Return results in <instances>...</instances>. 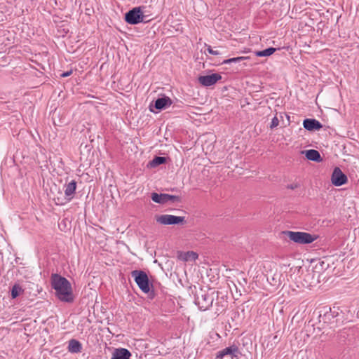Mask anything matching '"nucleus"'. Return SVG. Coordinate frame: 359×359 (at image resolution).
<instances>
[{
	"label": "nucleus",
	"instance_id": "f257e3e1",
	"mask_svg": "<svg viewBox=\"0 0 359 359\" xmlns=\"http://www.w3.org/2000/svg\"><path fill=\"white\" fill-rule=\"evenodd\" d=\"M51 286L55 290L56 297L62 302L71 303L74 297L70 282L57 273H53L50 277Z\"/></svg>",
	"mask_w": 359,
	"mask_h": 359
},
{
	"label": "nucleus",
	"instance_id": "f03ea898",
	"mask_svg": "<svg viewBox=\"0 0 359 359\" xmlns=\"http://www.w3.org/2000/svg\"><path fill=\"white\" fill-rule=\"evenodd\" d=\"M131 276L134 278L135 282L137 283L140 289L144 293L149 294V297L153 299L155 297L154 290H151V287H153L150 283L149 277L146 272L142 270H134L131 271Z\"/></svg>",
	"mask_w": 359,
	"mask_h": 359
},
{
	"label": "nucleus",
	"instance_id": "7ed1b4c3",
	"mask_svg": "<svg viewBox=\"0 0 359 359\" xmlns=\"http://www.w3.org/2000/svg\"><path fill=\"white\" fill-rule=\"evenodd\" d=\"M290 240L298 244H309L315 241L318 236L307 232L301 231H283Z\"/></svg>",
	"mask_w": 359,
	"mask_h": 359
},
{
	"label": "nucleus",
	"instance_id": "20e7f679",
	"mask_svg": "<svg viewBox=\"0 0 359 359\" xmlns=\"http://www.w3.org/2000/svg\"><path fill=\"white\" fill-rule=\"evenodd\" d=\"M214 295L215 292L208 293L205 291H201V292L196 294L195 304L198 305L200 310L206 311L212 306Z\"/></svg>",
	"mask_w": 359,
	"mask_h": 359
},
{
	"label": "nucleus",
	"instance_id": "39448f33",
	"mask_svg": "<svg viewBox=\"0 0 359 359\" xmlns=\"http://www.w3.org/2000/svg\"><path fill=\"white\" fill-rule=\"evenodd\" d=\"M65 196L54 198L55 204L57 205H63L72 201L76 191V182L72 180L69 183L65 184Z\"/></svg>",
	"mask_w": 359,
	"mask_h": 359
},
{
	"label": "nucleus",
	"instance_id": "423d86ee",
	"mask_svg": "<svg viewBox=\"0 0 359 359\" xmlns=\"http://www.w3.org/2000/svg\"><path fill=\"white\" fill-rule=\"evenodd\" d=\"M125 20L130 25H137L144 22V15L142 7H135L125 14Z\"/></svg>",
	"mask_w": 359,
	"mask_h": 359
},
{
	"label": "nucleus",
	"instance_id": "0eeeda50",
	"mask_svg": "<svg viewBox=\"0 0 359 359\" xmlns=\"http://www.w3.org/2000/svg\"><path fill=\"white\" fill-rule=\"evenodd\" d=\"M185 217L172 215H156V220L163 225H175L185 223Z\"/></svg>",
	"mask_w": 359,
	"mask_h": 359
},
{
	"label": "nucleus",
	"instance_id": "6e6552de",
	"mask_svg": "<svg viewBox=\"0 0 359 359\" xmlns=\"http://www.w3.org/2000/svg\"><path fill=\"white\" fill-rule=\"evenodd\" d=\"M348 181L347 176L343 173L339 167L334 168L332 176L331 182L336 187H340L345 184Z\"/></svg>",
	"mask_w": 359,
	"mask_h": 359
},
{
	"label": "nucleus",
	"instance_id": "1a4fd4ad",
	"mask_svg": "<svg viewBox=\"0 0 359 359\" xmlns=\"http://www.w3.org/2000/svg\"><path fill=\"white\" fill-rule=\"evenodd\" d=\"M241 354L239 348L236 345H232L217 352L216 359H222L225 355H230L231 358H237Z\"/></svg>",
	"mask_w": 359,
	"mask_h": 359
},
{
	"label": "nucleus",
	"instance_id": "9d476101",
	"mask_svg": "<svg viewBox=\"0 0 359 359\" xmlns=\"http://www.w3.org/2000/svg\"><path fill=\"white\" fill-rule=\"evenodd\" d=\"M221 79L222 76L217 73L212 74L210 75L201 76L198 77L199 83L206 87L215 84Z\"/></svg>",
	"mask_w": 359,
	"mask_h": 359
},
{
	"label": "nucleus",
	"instance_id": "9b49d317",
	"mask_svg": "<svg viewBox=\"0 0 359 359\" xmlns=\"http://www.w3.org/2000/svg\"><path fill=\"white\" fill-rule=\"evenodd\" d=\"M304 128L309 131L318 130L323 128V125L316 119L306 118L303 121Z\"/></svg>",
	"mask_w": 359,
	"mask_h": 359
},
{
	"label": "nucleus",
	"instance_id": "f8f14e48",
	"mask_svg": "<svg viewBox=\"0 0 359 359\" xmlns=\"http://www.w3.org/2000/svg\"><path fill=\"white\" fill-rule=\"evenodd\" d=\"M172 100L167 96L158 98L154 102V107L158 110L165 109L172 104Z\"/></svg>",
	"mask_w": 359,
	"mask_h": 359
},
{
	"label": "nucleus",
	"instance_id": "ddd939ff",
	"mask_svg": "<svg viewBox=\"0 0 359 359\" xmlns=\"http://www.w3.org/2000/svg\"><path fill=\"white\" fill-rule=\"evenodd\" d=\"M131 353L126 348H116L111 359H130Z\"/></svg>",
	"mask_w": 359,
	"mask_h": 359
},
{
	"label": "nucleus",
	"instance_id": "4468645a",
	"mask_svg": "<svg viewBox=\"0 0 359 359\" xmlns=\"http://www.w3.org/2000/svg\"><path fill=\"white\" fill-rule=\"evenodd\" d=\"M198 255L194 251L179 252L178 259L184 262L194 261L198 258Z\"/></svg>",
	"mask_w": 359,
	"mask_h": 359
},
{
	"label": "nucleus",
	"instance_id": "2eb2a0df",
	"mask_svg": "<svg viewBox=\"0 0 359 359\" xmlns=\"http://www.w3.org/2000/svg\"><path fill=\"white\" fill-rule=\"evenodd\" d=\"M302 153H305L306 158L308 160L313 161L315 162H321L323 158L318 151L315 149H309L302 151Z\"/></svg>",
	"mask_w": 359,
	"mask_h": 359
},
{
	"label": "nucleus",
	"instance_id": "dca6fc26",
	"mask_svg": "<svg viewBox=\"0 0 359 359\" xmlns=\"http://www.w3.org/2000/svg\"><path fill=\"white\" fill-rule=\"evenodd\" d=\"M82 350V345L76 339H72L69 341L68 351L72 353H80Z\"/></svg>",
	"mask_w": 359,
	"mask_h": 359
},
{
	"label": "nucleus",
	"instance_id": "f3484780",
	"mask_svg": "<svg viewBox=\"0 0 359 359\" xmlns=\"http://www.w3.org/2000/svg\"><path fill=\"white\" fill-rule=\"evenodd\" d=\"M151 200L160 204L167 203V194H158V193H152L151 196Z\"/></svg>",
	"mask_w": 359,
	"mask_h": 359
},
{
	"label": "nucleus",
	"instance_id": "a211bd4d",
	"mask_svg": "<svg viewBox=\"0 0 359 359\" xmlns=\"http://www.w3.org/2000/svg\"><path fill=\"white\" fill-rule=\"evenodd\" d=\"M276 50V48L270 47L266 49H264L263 50L257 51L255 53V55L258 57H267L272 55L273 53H275Z\"/></svg>",
	"mask_w": 359,
	"mask_h": 359
},
{
	"label": "nucleus",
	"instance_id": "6ab92c4d",
	"mask_svg": "<svg viewBox=\"0 0 359 359\" xmlns=\"http://www.w3.org/2000/svg\"><path fill=\"white\" fill-rule=\"evenodd\" d=\"M166 161V158L162 156H156L152 161L149 162V165L151 168L156 167L161 164L165 163Z\"/></svg>",
	"mask_w": 359,
	"mask_h": 359
},
{
	"label": "nucleus",
	"instance_id": "aec40b11",
	"mask_svg": "<svg viewBox=\"0 0 359 359\" xmlns=\"http://www.w3.org/2000/svg\"><path fill=\"white\" fill-rule=\"evenodd\" d=\"M23 289L20 286L19 284H15L11 289V297L12 299L17 298L22 292Z\"/></svg>",
	"mask_w": 359,
	"mask_h": 359
},
{
	"label": "nucleus",
	"instance_id": "412c9836",
	"mask_svg": "<svg viewBox=\"0 0 359 359\" xmlns=\"http://www.w3.org/2000/svg\"><path fill=\"white\" fill-rule=\"evenodd\" d=\"M248 57H232L227 60H224L222 64H230L232 62H238L241 61H243L244 60L248 59Z\"/></svg>",
	"mask_w": 359,
	"mask_h": 359
},
{
	"label": "nucleus",
	"instance_id": "4be33fe9",
	"mask_svg": "<svg viewBox=\"0 0 359 359\" xmlns=\"http://www.w3.org/2000/svg\"><path fill=\"white\" fill-rule=\"evenodd\" d=\"M181 198L178 196L170 195L167 194V203L170 202L172 203H180Z\"/></svg>",
	"mask_w": 359,
	"mask_h": 359
},
{
	"label": "nucleus",
	"instance_id": "5701e85b",
	"mask_svg": "<svg viewBox=\"0 0 359 359\" xmlns=\"http://www.w3.org/2000/svg\"><path fill=\"white\" fill-rule=\"evenodd\" d=\"M278 124H279L278 118L276 116H274L271 120L270 128H276L278 126Z\"/></svg>",
	"mask_w": 359,
	"mask_h": 359
},
{
	"label": "nucleus",
	"instance_id": "b1692460",
	"mask_svg": "<svg viewBox=\"0 0 359 359\" xmlns=\"http://www.w3.org/2000/svg\"><path fill=\"white\" fill-rule=\"evenodd\" d=\"M205 46L207 47V50L208 52L211 54V55H217L219 54V52L217 51V50H214L212 47L209 45H205Z\"/></svg>",
	"mask_w": 359,
	"mask_h": 359
},
{
	"label": "nucleus",
	"instance_id": "393cba45",
	"mask_svg": "<svg viewBox=\"0 0 359 359\" xmlns=\"http://www.w3.org/2000/svg\"><path fill=\"white\" fill-rule=\"evenodd\" d=\"M299 186L300 185H299V183H293V184H288L287 186V188L293 190V189H295L299 187Z\"/></svg>",
	"mask_w": 359,
	"mask_h": 359
},
{
	"label": "nucleus",
	"instance_id": "a878e982",
	"mask_svg": "<svg viewBox=\"0 0 359 359\" xmlns=\"http://www.w3.org/2000/svg\"><path fill=\"white\" fill-rule=\"evenodd\" d=\"M72 74V70L65 72L61 74V77H67Z\"/></svg>",
	"mask_w": 359,
	"mask_h": 359
}]
</instances>
